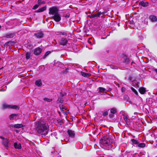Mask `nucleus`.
Masks as SVG:
<instances>
[{
	"instance_id": "obj_1",
	"label": "nucleus",
	"mask_w": 157,
	"mask_h": 157,
	"mask_svg": "<svg viewBox=\"0 0 157 157\" xmlns=\"http://www.w3.org/2000/svg\"><path fill=\"white\" fill-rule=\"evenodd\" d=\"M35 129L37 132L41 135L47 134L49 129V126L47 122L43 120H40L36 122Z\"/></svg>"
},
{
	"instance_id": "obj_2",
	"label": "nucleus",
	"mask_w": 157,
	"mask_h": 157,
	"mask_svg": "<svg viewBox=\"0 0 157 157\" xmlns=\"http://www.w3.org/2000/svg\"><path fill=\"white\" fill-rule=\"evenodd\" d=\"M113 142V138L112 136H109V137H104L100 141V144L102 147H107L108 148H111V144Z\"/></svg>"
},
{
	"instance_id": "obj_3",
	"label": "nucleus",
	"mask_w": 157,
	"mask_h": 157,
	"mask_svg": "<svg viewBox=\"0 0 157 157\" xmlns=\"http://www.w3.org/2000/svg\"><path fill=\"white\" fill-rule=\"evenodd\" d=\"M2 108L3 109H19V107L17 105H10L4 103L2 105Z\"/></svg>"
},
{
	"instance_id": "obj_4",
	"label": "nucleus",
	"mask_w": 157,
	"mask_h": 157,
	"mask_svg": "<svg viewBox=\"0 0 157 157\" xmlns=\"http://www.w3.org/2000/svg\"><path fill=\"white\" fill-rule=\"evenodd\" d=\"M58 10L55 7H53L49 9V13L50 14H52L54 15L58 13Z\"/></svg>"
},
{
	"instance_id": "obj_5",
	"label": "nucleus",
	"mask_w": 157,
	"mask_h": 157,
	"mask_svg": "<svg viewBox=\"0 0 157 157\" xmlns=\"http://www.w3.org/2000/svg\"><path fill=\"white\" fill-rule=\"evenodd\" d=\"M34 36L37 38H41L43 37L44 33L42 31H38L34 34Z\"/></svg>"
},
{
	"instance_id": "obj_6",
	"label": "nucleus",
	"mask_w": 157,
	"mask_h": 157,
	"mask_svg": "<svg viewBox=\"0 0 157 157\" xmlns=\"http://www.w3.org/2000/svg\"><path fill=\"white\" fill-rule=\"evenodd\" d=\"M0 138L3 140L2 142V144L5 147H8L9 142V140L2 136H0Z\"/></svg>"
},
{
	"instance_id": "obj_7",
	"label": "nucleus",
	"mask_w": 157,
	"mask_h": 157,
	"mask_svg": "<svg viewBox=\"0 0 157 157\" xmlns=\"http://www.w3.org/2000/svg\"><path fill=\"white\" fill-rule=\"evenodd\" d=\"M37 3L38 4L35 5L33 7V9L35 10L40 5L44 4L45 2L43 1V0H38Z\"/></svg>"
},
{
	"instance_id": "obj_8",
	"label": "nucleus",
	"mask_w": 157,
	"mask_h": 157,
	"mask_svg": "<svg viewBox=\"0 0 157 157\" xmlns=\"http://www.w3.org/2000/svg\"><path fill=\"white\" fill-rule=\"evenodd\" d=\"M53 18L54 20L56 22L59 21L61 19L60 16L58 13L54 15Z\"/></svg>"
},
{
	"instance_id": "obj_9",
	"label": "nucleus",
	"mask_w": 157,
	"mask_h": 157,
	"mask_svg": "<svg viewBox=\"0 0 157 157\" xmlns=\"http://www.w3.org/2000/svg\"><path fill=\"white\" fill-rule=\"evenodd\" d=\"M123 118L128 125L130 124V120L128 118V117L127 115H124L123 116Z\"/></svg>"
},
{
	"instance_id": "obj_10",
	"label": "nucleus",
	"mask_w": 157,
	"mask_h": 157,
	"mask_svg": "<svg viewBox=\"0 0 157 157\" xmlns=\"http://www.w3.org/2000/svg\"><path fill=\"white\" fill-rule=\"evenodd\" d=\"M68 42L67 39L66 38H63L59 41V44L62 45H66Z\"/></svg>"
},
{
	"instance_id": "obj_11",
	"label": "nucleus",
	"mask_w": 157,
	"mask_h": 157,
	"mask_svg": "<svg viewBox=\"0 0 157 157\" xmlns=\"http://www.w3.org/2000/svg\"><path fill=\"white\" fill-rule=\"evenodd\" d=\"M66 94L65 93H60V96L61 98H59L58 99V101H59L60 102L63 103V101L64 99L63 97L66 96Z\"/></svg>"
},
{
	"instance_id": "obj_12",
	"label": "nucleus",
	"mask_w": 157,
	"mask_h": 157,
	"mask_svg": "<svg viewBox=\"0 0 157 157\" xmlns=\"http://www.w3.org/2000/svg\"><path fill=\"white\" fill-rule=\"evenodd\" d=\"M42 51V49L38 47L36 48L34 52V54L36 55H39Z\"/></svg>"
},
{
	"instance_id": "obj_13",
	"label": "nucleus",
	"mask_w": 157,
	"mask_h": 157,
	"mask_svg": "<svg viewBox=\"0 0 157 157\" xmlns=\"http://www.w3.org/2000/svg\"><path fill=\"white\" fill-rule=\"evenodd\" d=\"M67 132L69 137L72 138L74 137L75 134L74 131L71 130H68Z\"/></svg>"
},
{
	"instance_id": "obj_14",
	"label": "nucleus",
	"mask_w": 157,
	"mask_h": 157,
	"mask_svg": "<svg viewBox=\"0 0 157 157\" xmlns=\"http://www.w3.org/2000/svg\"><path fill=\"white\" fill-rule=\"evenodd\" d=\"M149 19L152 22L157 21V17L154 15H152L150 16L149 17Z\"/></svg>"
},
{
	"instance_id": "obj_15",
	"label": "nucleus",
	"mask_w": 157,
	"mask_h": 157,
	"mask_svg": "<svg viewBox=\"0 0 157 157\" xmlns=\"http://www.w3.org/2000/svg\"><path fill=\"white\" fill-rule=\"evenodd\" d=\"M25 125L22 124H16L13 125L12 127L15 128H19L24 127Z\"/></svg>"
},
{
	"instance_id": "obj_16",
	"label": "nucleus",
	"mask_w": 157,
	"mask_h": 157,
	"mask_svg": "<svg viewBox=\"0 0 157 157\" xmlns=\"http://www.w3.org/2000/svg\"><path fill=\"white\" fill-rule=\"evenodd\" d=\"M17 115L15 114H13L10 115L9 117V118L11 120H13L15 119L17 117Z\"/></svg>"
},
{
	"instance_id": "obj_17",
	"label": "nucleus",
	"mask_w": 157,
	"mask_h": 157,
	"mask_svg": "<svg viewBox=\"0 0 157 157\" xmlns=\"http://www.w3.org/2000/svg\"><path fill=\"white\" fill-rule=\"evenodd\" d=\"M139 91L141 94H145L146 92V89L144 87H140L139 89Z\"/></svg>"
},
{
	"instance_id": "obj_18",
	"label": "nucleus",
	"mask_w": 157,
	"mask_h": 157,
	"mask_svg": "<svg viewBox=\"0 0 157 157\" xmlns=\"http://www.w3.org/2000/svg\"><path fill=\"white\" fill-rule=\"evenodd\" d=\"M46 9V6H44L40 8L39 9L37 10L35 12L36 13H40L44 11Z\"/></svg>"
},
{
	"instance_id": "obj_19",
	"label": "nucleus",
	"mask_w": 157,
	"mask_h": 157,
	"mask_svg": "<svg viewBox=\"0 0 157 157\" xmlns=\"http://www.w3.org/2000/svg\"><path fill=\"white\" fill-rule=\"evenodd\" d=\"M14 147L16 149H21V145L20 143L18 144L17 143H15L14 144Z\"/></svg>"
},
{
	"instance_id": "obj_20",
	"label": "nucleus",
	"mask_w": 157,
	"mask_h": 157,
	"mask_svg": "<svg viewBox=\"0 0 157 157\" xmlns=\"http://www.w3.org/2000/svg\"><path fill=\"white\" fill-rule=\"evenodd\" d=\"M15 35L13 33H9L6 36V37L8 38H10L13 37Z\"/></svg>"
},
{
	"instance_id": "obj_21",
	"label": "nucleus",
	"mask_w": 157,
	"mask_h": 157,
	"mask_svg": "<svg viewBox=\"0 0 157 157\" xmlns=\"http://www.w3.org/2000/svg\"><path fill=\"white\" fill-rule=\"evenodd\" d=\"M81 74L83 76L86 77H87L90 76L91 75V74L83 72H81Z\"/></svg>"
},
{
	"instance_id": "obj_22",
	"label": "nucleus",
	"mask_w": 157,
	"mask_h": 157,
	"mask_svg": "<svg viewBox=\"0 0 157 157\" xmlns=\"http://www.w3.org/2000/svg\"><path fill=\"white\" fill-rule=\"evenodd\" d=\"M98 92L99 93H104L105 91V89L103 87H99L98 88Z\"/></svg>"
},
{
	"instance_id": "obj_23",
	"label": "nucleus",
	"mask_w": 157,
	"mask_h": 157,
	"mask_svg": "<svg viewBox=\"0 0 157 157\" xmlns=\"http://www.w3.org/2000/svg\"><path fill=\"white\" fill-rule=\"evenodd\" d=\"M35 84L38 86H40L42 85V83L40 80L36 81L35 82Z\"/></svg>"
},
{
	"instance_id": "obj_24",
	"label": "nucleus",
	"mask_w": 157,
	"mask_h": 157,
	"mask_svg": "<svg viewBox=\"0 0 157 157\" xmlns=\"http://www.w3.org/2000/svg\"><path fill=\"white\" fill-rule=\"evenodd\" d=\"M140 4L143 6L145 7L148 6V3L147 2H140Z\"/></svg>"
},
{
	"instance_id": "obj_25",
	"label": "nucleus",
	"mask_w": 157,
	"mask_h": 157,
	"mask_svg": "<svg viewBox=\"0 0 157 157\" xmlns=\"http://www.w3.org/2000/svg\"><path fill=\"white\" fill-rule=\"evenodd\" d=\"M138 146L141 148H143L145 146V144L144 143H141L138 144Z\"/></svg>"
},
{
	"instance_id": "obj_26",
	"label": "nucleus",
	"mask_w": 157,
	"mask_h": 157,
	"mask_svg": "<svg viewBox=\"0 0 157 157\" xmlns=\"http://www.w3.org/2000/svg\"><path fill=\"white\" fill-rule=\"evenodd\" d=\"M105 13V12H98L97 14H96V17H99L101 14L104 15Z\"/></svg>"
},
{
	"instance_id": "obj_27",
	"label": "nucleus",
	"mask_w": 157,
	"mask_h": 157,
	"mask_svg": "<svg viewBox=\"0 0 157 157\" xmlns=\"http://www.w3.org/2000/svg\"><path fill=\"white\" fill-rule=\"evenodd\" d=\"M14 44V42L12 41H9L6 43V44L9 46L12 45Z\"/></svg>"
},
{
	"instance_id": "obj_28",
	"label": "nucleus",
	"mask_w": 157,
	"mask_h": 157,
	"mask_svg": "<svg viewBox=\"0 0 157 157\" xmlns=\"http://www.w3.org/2000/svg\"><path fill=\"white\" fill-rule=\"evenodd\" d=\"M51 53V52L50 51H48L46 52L45 55L43 57V59H45L46 58V57L48 56L50 53Z\"/></svg>"
},
{
	"instance_id": "obj_29",
	"label": "nucleus",
	"mask_w": 157,
	"mask_h": 157,
	"mask_svg": "<svg viewBox=\"0 0 157 157\" xmlns=\"http://www.w3.org/2000/svg\"><path fill=\"white\" fill-rule=\"evenodd\" d=\"M111 113L112 114H115L117 112L115 108H112L111 109Z\"/></svg>"
},
{
	"instance_id": "obj_30",
	"label": "nucleus",
	"mask_w": 157,
	"mask_h": 157,
	"mask_svg": "<svg viewBox=\"0 0 157 157\" xmlns=\"http://www.w3.org/2000/svg\"><path fill=\"white\" fill-rule=\"evenodd\" d=\"M131 141L132 143L133 144H138V141L134 139H132Z\"/></svg>"
},
{
	"instance_id": "obj_31",
	"label": "nucleus",
	"mask_w": 157,
	"mask_h": 157,
	"mask_svg": "<svg viewBox=\"0 0 157 157\" xmlns=\"http://www.w3.org/2000/svg\"><path fill=\"white\" fill-rule=\"evenodd\" d=\"M131 89L132 90V91L133 92H134L136 95H138V92L134 88L132 87L131 88Z\"/></svg>"
},
{
	"instance_id": "obj_32",
	"label": "nucleus",
	"mask_w": 157,
	"mask_h": 157,
	"mask_svg": "<svg viewBox=\"0 0 157 157\" xmlns=\"http://www.w3.org/2000/svg\"><path fill=\"white\" fill-rule=\"evenodd\" d=\"M89 17L91 18H92L94 17H96V14H93L89 16Z\"/></svg>"
},
{
	"instance_id": "obj_33",
	"label": "nucleus",
	"mask_w": 157,
	"mask_h": 157,
	"mask_svg": "<svg viewBox=\"0 0 157 157\" xmlns=\"http://www.w3.org/2000/svg\"><path fill=\"white\" fill-rule=\"evenodd\" d=\"M108 114V113L106 111H105L103 113L102 115L103 116H105L107 115Z\"/></svg>"
},
{
	"instance_id": "obj_34",
	"label": "nucleus",
	"mask_w": 157,
	"mask_h": 157,
	"mask_svg": "<svg viewBox=\"0 0 157 157\" xmlns=\"http://www.w3.org/2000/svg\"><path fill=\"white\" fill-rule=\"evenodd\" d=\"M30 54H29L27 52L26 53V58L27 59H29L30 58Z\"/></svg>"
},
{
	"instance_id": "obj_35",
	"label": "nucleus",
	"mask_w": 157,
	"mask_h": 157,
	"mask_svg": "<svg viewBox=\"0 0 157 157\" xmlns=\"http://www.w3.org/2000/svg\"><path fill=\"white\" fill-rule=\"evenodd\" d=\"M44 99L45 101H48V102H50V101H52V99H49L47 98H44Z\"/></svg>"
},
{
	"instance_id": "obj_36",
	"label": "nucleus",
	"mask_w": 157,
	"mask_h": 157,
	"mask_svg": "<svg viewBox=\"0 0 157 157\" xmlns=\"http://www.w3.org/2000/svg\"><path fill=\"white\" fill-rule=\"evenodd\" d=\"M61 33L62 35H64V36H67V34L66 33H65V32H61Z\"/></svg>"
},
{
	"instance_id": "obj_37",
	"label": "nucleus",
	"mask_w": 157,
	"mask_h": 157,
	"mask_svg": "<svg viewBox=\"0 0 157 157\" xmlns=\"http://www.w3.org/2000/svg\"><path fill=\"white\" fill-rule=\"evenodd\" d=\"M154 71L156 72L157 74V69H154Z\"/></svg>"
},
{
	"instance_id": "obj_38",
	"label": "nucleus",
	"mask_w": 157,
	"mask_h": 157,
	"mask_svg": "<svg viewBox=\"0 0 157 157\" xmlns=\"http://www.w3.org/2000/svg\"><path fill=\"white\" fill-rule=\"evenodd\" d=\"M126 60L127 62L128 63L129 61V59H127Z\"/></svg>"
},
{
	"instance_id": "obj_39",
	"label": "nucleus",
	"mask_w": 157,
	"mask_h": 157,
	"mask_svg": "<svg viewBox=\"0 0 157 157\" xmlns=\"http://www.w3.org/2000/svg\"><path fill=\"white\" fill-rule=\"evenodd\" d=\"M16 132H18V130H17L16 131Z\"/></svg>"
}]
</instances>
